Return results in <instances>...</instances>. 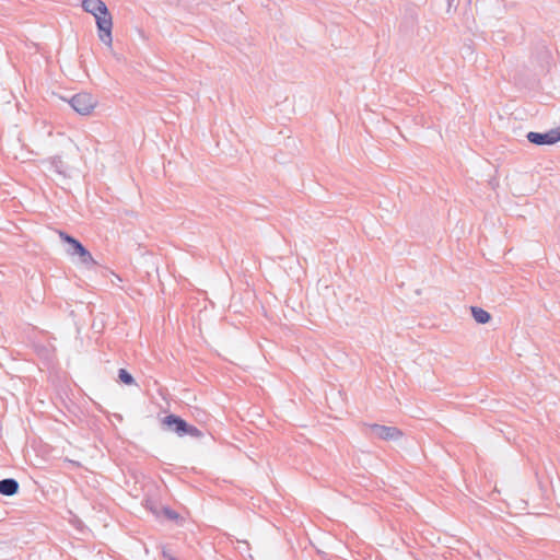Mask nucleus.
<instances>
[{"label":"nucleus","mask_w":560,"mask_h":560,"mask_svg":"<svg viewBox=\"0 0 560 560\" xmlns=\"http://www.w3.org/2000/svg\"><path fill=\"white\" fill-rule=\"evenodd\" d=\"M82 9L95 18L100 40L110 47L113 19L106 4L102 0H83Z\"/></svg>","instance_id":"1"},{"label":"nucleus","mask_w":560,"mask_h":560,"mask_svg":"<svg viewBox=\"0 0 560 560\" xmlns=\"http://www.w3.org/2000/svg\"><path fill=\"white\" fill-rule=\"evenodd\" d=\"M162 425L164 430L173 432L179 438L188 435L195 439H201L203 436V432L201 430L188 423L185 419L175 413L165 416L162 419Z\"/></svg>","instance_id":"2"},{"label":"nucleus","mask_w":560,"mask_h":560,"mask_svg":"<svg viewBox=\"0 0 560 560\" xmlns=\"http://www.w3.org/2000/svg\"><path fill=\"white\" fill-rule=\"evenodd\" d=\"M96 104L95 97L86 92L78 93L69 100V105L80 115L91 114Z\"/></svg>","instance_id":"3"},{"label":"nucleus","mask_w":560,"mask_h":560,"mask_svg":"<svg viewBox=\"0 0 560 560\" xmlns=\"http://www.w3.org/2000/svg\"><path fill=\"white\" fill-rule=\"evenodd\" d=\"M365 428L370 431L371 436L383 441H397L402 436V432L396 427L369 423L365 424Z\"/></svg>","instance_id":"4"},{"label":"nucleus","mask_w":560,"mask_h":560,"mask_svg":"<svg viewBox=\"0 0 560 560\" xmlns=\"http://www.w3.org/2000/svg\"><path fill=\"white\" fill-rule=\"evenodd\" d=\"M526 139L535 145H552L560 141V127L552 128L546 132L529 131Z\"/></svg>","instance_id":"5"},{"label":"nucleus","mask_w":560,"mask_h":560,"mask_svg":"<svg viewBox=\"0 0 560 560\" xmlns=\"http://www.w3.org/2000/svg\"><path fill=\"white\" fill-rule=\"evenodd\" d=\"M46 241L52 243V244H61L67 243L68 245H82L81 242L73 236L69 235L66 232L55 230V229H47L45 232Z\"/></svg>","instance_id":"6"},{"label":"nucleus","mask_w":560,"mask_h":560,"mask_svg":"<svg viewBox=\"0 0 560 560\" xmlns=\"http://www.w3.org/2000/svg\"><path fill=\"white\" fill-rule=\"evenodd\" d=\"M67 252L70 257L78 258V260L88 268L96 265L88 247H68Z\"/></svg>","instance_id":"7"},{"label":"nucleus","mask_w":560,"mask_h":560,"mask_svg":"<svg viewBox=\"0 0 560 560\" xmlns=\"http://www.w3.org/2000/svg\"><path fill=\"white\" fill-rule=\"evenodd\" d=\"M20 490V483L14 478H4L0 480V494L12 497Z\"/></svg>","instance_id":"8"},{"label":"nucleus","mask_w":560,"mask_h":560,"mask_svg":"<svg viewBox=\"0 0 560 560\" xmlns=\"http://www.w3.org/2000/svg\"><path fill=\"white\" fill-rule=\"evenodd\" d=\"M471 316L478 324H487L491 320V315L486 310L479 306H471Z\"/></svg>","instance_id":"9"},{"label":"nucleus","mask_w":560,"mask_h":560,"mask_svg":"<svg viewBox=\"0 0 560 560\" xmlns=\"http://www.w3.org/2000/svg\"><path fill=\"white\" fill-rule=\"evenodd\" d=\"M49 163H50L51 170L54 172H56L57 174L62 175L63 177H66L68 175L67 174L68 166L62 161L61 156L56 155V156L50 158Z\"/></svg>","instance_id":"10"},{"label":"nucleus","mask_w":560,"mask_h":560,"mask_svg":"<svg viewBox=\"0 0 560 560\" xmlns=\"http://www.w3.org/2000/svg\"><path fill=\"white\" fill-rule=\"evenodd\" d=\"M118 381L127 386L136 385L135 377L126 369L118 370Z\"/></svg>","instance_id":"11"},{"label":"nucleus","mask_w":560,"mask_h":560,"mask_svg":"<svg viewBox=\"0 0 560 560\" xmlns=\"http://www.w3.org/2000/svg\"><path fill=\"white\" fill-rule=\"evenodd\" d=\"M163 513H164V515H165L168 520H171V521H175V520H177V518H178V514H177V512H175L174 510H172V509H171V508H168V506H164V508H163Z\"/></svg>","instance_id":"12"},{"label":"nucleus","mask_w":560,"mask_h":560,"mask_svg":"<svg viewBox=\"0 0 560 560\" xmlns=\"http://www.w3.org/2000/svg\"><path fill=\"white\" fill-rule=\"evenodd\" d=\"M453 4V0H448V5L451 7Z\"/></svg>","instance_id":"13"}]
</instances>
